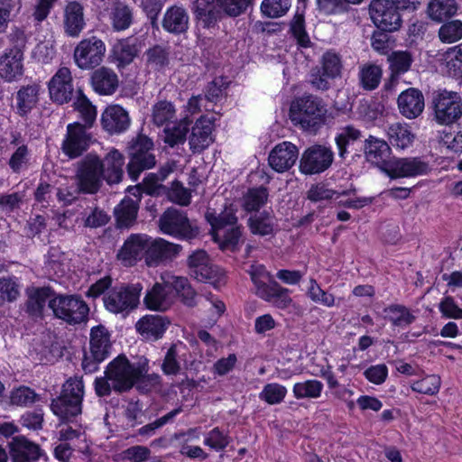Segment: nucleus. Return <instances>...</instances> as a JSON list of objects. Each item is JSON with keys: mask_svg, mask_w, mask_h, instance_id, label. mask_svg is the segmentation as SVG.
<instances>
[{"mask_svg": "<svg viewBox=\"0 0 462 462\" xmlns=\"http://www.w3.org/2000/svg\"><path fill=\"white\" fill-rule=\"evenodd\" d=\"M343 69L342 57L335 50L326 51L320 60V67L310 75V83L315 89L327 91L331 87V80L341 77Z\"/></svg>", "mask_w": 462, "mask_h": 462, "instance_id": "11", "label": "nucleus"}, {"mask_svg": "<svg viewBox=\"0 0 462 462\" xmlns=\"http://www.w3.org/2000/svg\"><path fill=\"white\" fill-rule=\"evenodd\" d=\"M73 107L79 112V117L84 123L82 125L87 129L92 127L97 116V106L92 104L81 88L77 90Z\"/></svg>", "mask_w": 462, "mask_h": 462, "instance_id": "47", "label": "nucleus"}, {"mask_svg": "<svg viewBox=\"0 0 462 462\" xmlns=\"http://www.w3.org/2000/svg\"><path fill=\"white\" fill-rule=\"evenodd\" d=\"M249 273L257 297L280 310H285L291 306V291L276 282L263 265L254 268Z\"/></svg>", "mask_w": 462, "mask_h": 462, "instance_id": "3", "label": "nucleus"}, {"mask_svg": "<svg viewBox=\"0 0 462 462\" xmlns=\"http://www.w3.org/2000/svg\"><path fill=\"white\" fill-rule=\"evenodd\" d=\"M142 290L143 286L140 283L116 285L104 295V307L112 314L125 317L138 307Z\"/></svg>", "mask_w": 462, "mask_h": 462, "instance_id": "6", "label": "nucleus"}, {"mask_svg": "<svg viewBox=\"0 0 462 462\" xmlns=\"http://www.w3.org/2000/svg\"><path fill=\"white\" fill-rule=\"evenodd\" d=\"M102 128L110 134H121L130 125L127 111L119 105H109L101 115Z\"/></svg>", "mask_w": 462, "mask_h": 462, "instance_id": "25", "label": "nucleus"}, {"mask_svg": "<svg viewBox=\"0 0 462 462\" xmlns=\"http://www.w3.org/2000/svg\"><path fill=\"white\" fill-rule=\"evenodd\" d=\"M334 161V152L329 147L313 144L308 147L300 160V171L305 175L320 174L326 171Z\"/></svg>", "mask_w": 462, "mask_h": 462, "instance_id": "15", "label": "nucleus"}, {"mask_svg": "<svg viewBox=\"0 0 462 462\" xmlns=\"http://www.w3.org/2000/svg\"><path fill=\"white\" fill-rule=\"evenodd\" d=\"M458 6L456 0H430L427 14L431 21L443 23L457 14Z\"/></svg>", "mask_w": 462, "mask_h": 462, "instance_id": "43", "label": "nucleus"}, {"mask_svg": "<svg viewBox=\"0 0 462 462\" xmlns=\"http://www.w3.org/2000/svg\"><path fill=\"white\" fill-rule=\"evenodd\" d=\"M161 231L178 239H192L197 232L193 229L187 214L176 208H168L159 219Z\"/></svg>", "mask_w": 462, "mask_h": 462, "instance_id": "16", "label": "nucleus"}, {"mask_svg": "<svg viewBox=\"0 0 462 462\" xmlns=\"http://www.w3.org/2000/svg\"><path fill=\"white\" fill-rule=\"evenodd\" d=\"M102 160L93 153L87 154L79 163L77 181L79 191L83 194H96L104 180Z\"/></svg>", "mask_w": 462, "mask_h": 462, "instance_id": "9", "label": "nucleus"}, {"mask_svg": "<svg viewBox=\"0 0 462 462\" xmlns=\"http://www.w3.org/2000/svg\"><path fill=\"white\" fill-rule=\"evenodd\" d=\"M286 394L285 386L277 383H270L263 386V391L259 393V398L270 405H275L282 402Z\"/></svg>", "mask_w": 462, "mask_h": 462, "instance_id": "63", "label": "nucleus"}, {"mask_svg": "<svg viewBox=\"0 0 462 462\" xmlns=\"http://www.w3.org/2000/svg\"><path fill=\"white\" fill-rule=\"evenodd\" d=\"M400 113L408 119L417 118L425 106L422 92L415 88H409L401 92L397 98Z\"/></svg>", "mask_w": 462, "mask_h": 462, "instance_id": "26", "label": "nucleus"}, {"mask_svg": "<svg viewBox=\"0 0 462 462\" xmlns=\"http://www.w3.org/2000/svg\"><path fill=\"white\" fill-rule=\"evenodd\" d=\"M41 86L38 83L28 84L22 86L16 92V111L15 113L26 118L31 114L32 109L36 107L40 100Z\"/></svg>", "mask_w": 462, "mask_h": 462, "instance_id": "34", "label": "nucleus"}, {"mask_svg": "<svg viewBox=\"0 0 462 462\" xmlns=\"http://www.w3.org/2000/svg\"><path fill=\"white\" fill-rule=\"evenodd\" d=\"M110 333L103 325L91 328L89 334V351H84L81 366L85 374L98 371L100 364L111 355L112 343Z\"/></svg>", "mask_w": 462, "mask_h": 462, "instance_id": "7", "label": "nucleus"}, {"mask_svg": "<svg viewBox=\"0 0 462 462\" xmlns=\"http://www.w3.org/2000/svg\"><path fill=\"white\" fill-rule=\"evenodd\" d=\"M252 5L253 0H194L191 12L198 30H214L224 17H238Z\"/></svg>", "mask_w": 462, "mask_h": 462, "instance_id": "1", "label": "nucleus"}, {"mask_svg": "<svg viewBox=\"0 0 462 462\" xmlns=\"http://www.w3.org/2000/svg\"><path fill=\"white\" fill-rule=\"evenodd\" d=\"M236 213L237 208L233 204L226 206L219 214L215 209L208 208L206 211L205 219L211 226V234L215 241L217 239V231L226 226L232 227L239 224Z\"/></svg>", "mask_w": 462, "mask_h": 462, "instance_id": "33", "label": "nucleus"}, {"mask_svg": "<svg viewBox=\"0 0 462 462\" xmlns=\"http://www.w3.org/2000/svg\"><path fill=\"white\" fill-rule=\"evenodd\" d=\"M391 153L392 149L389 143L386 141L373 135H369L365 140V154L366 160L371 163L375 164L382 172H383L385 164H387L392 159L390 158Z\"/></svg>", "mask_w": 462, "mask_h": 462, "instance_id": "31", "label": "nucleus"}, {"mask_svg": "<svg viewBox=\"0 0 462 462\" xmlns=\"http://www.w3.org/2000/svg\"><path fill=\"white\" fill-rule=\"evenodd\" d=\"M176 110L173 104L167 100L158 101L152 107V122L162 126L175 117Z\"/></svg>", "mask_w": 462, "mask_h": 462, "instance_id": "61", "label": "nucleus"}, {"mask_svg": "<svg viewBox=\"0 0 462 462\" xmlns=\"http://www.w3.org/2000/svg\"><path fill=\"white\" fill-rule=\"evenodd\" d=\"M441 380L437 374H429L412 383L411 390L426 395H436L440 389Z\"/></svg>", "mask_w": 462, "mask_h": 462, "instance_id": "62", "label": "nucleus"}, {"mask_svg": "<svg viewBox=\"0 0 462 462\" xmlns=\"http://www.w3.org/2000/svg\"><path fill=\"white\" fill-rule=\"evenodd\" d=\"M139 206L131 199H124L114 210L118 228H129L136 221Z\"/></svg>", "mask_w": 462, "mask_h": 462, "instance_id": "45", "label": "nucleus"}, {"mask_svg": "<svg viewBox=\"0 0 462 462\" xmlns=\"http://www.w3.org/2000/svg\"><path fill=\"white\" fill-rule=\"evenodd\" d=\"M430 167L421 157H393L383 169L391 180L410 179L426 175Z\"/></svg>", "mask_w": 462, "mask_h": 462, "instance_id": "13", "label": "nucleus"}, {"mask_svg": "<svg viewBox=\"0 0 462 462\" xmlns=\"http://www.w3.org/2000/svg\"><path fill=\"white\" fill-rule=\"evenodd\" d=\"M292 5V0H263L260 12L263 17L278 19L285 16Z\"/></svg>", "mask_w": 462, "mask_h": 462, "instance_id": "54", "label": "nucleus"}, {"mask_svg": "<svg viewBox=\"0 0 462 462\" xmlns=\"http://www.w3.org/2000/svg\"><path fill=\"white\" fill-rule=\"evenodd\" d=\"M323 388L322 382L317 379H308L304 382L294 383L292 393L297 400L318 399L321 396Z\"/></svg>", "mask_w": 462, "mask_h": 462, "instance_id": "51", "label": "nucleus"}, {"mask_svg": "<svg viewBox=\"0 0 462 462\" xmlns=\"http://www.w3.org/2000/svg\"><path fill=\"white\" fill-rule=\"evenodd\" d=\"M383 70L380 66L373 63L365 64L358 72V83L365 91L376 89L381 82Z\"/></svg>", "mask_w": 462, "mask_h": 462, "instance_id": "48", "label": "nucleus"}, {"mask_svg": "<svg viewBox=\"0 0 462 462\" xmlns=\"http://www.w3.org/2000/svg\"><path fill=\"white\" fill-rule=\"evenodd\" d=\"M299 155L298 148L290 142L277 144L270 152L268 162L270 167L277 172L290 170Z\"/></svg>", "mask_w": 462, "mask_h": 462, "instance_id": "24", "label": "nucleus"}, {"mask_svg": "<svg viewBox=\"0 0 462 462\" xmlns=\"http://www.w3.org/2000/svg\"><path fill=\"white\" fill-rule=\"evenodd\" d=\"M144 56L146 66L155 72H164L170 66L169 46L154 44L145 51Z\"/></svg>", "mask_w": 462, "mask_h": 462, "instance_id": "41", "label": "nucleus"}, {"mask_svg": "<svg viewBox=\"0 0 462 462\" xmlns=\"http://www.w3.org/2000/svg\"><path fill=\"white\" fill-rule=\"evenodd\" d=\"M368 13L375 27L381 31L396 32L402 26V15L391 0H372Z\"/></svg>", "mask_w": 462, "mask_h": 462, "instance_id": "14", "label": "nucleus"}, {"mask_svg": "<svg viewBox=\"0 0 462 462\" xmlns=\"http://www.w3.org/2000/svg\"><path fill=\"white\" fill-rule=\"evenodd\" d=\"M108 18L114 32L126 31L134 23V9L123 2L116 1L110 8Z\"/></svg>", "mask_w": 462, "mask_h": 462, "instance_id": "39", "label": "nucleus"}, {"mask_svg": "<svg viewBox=\"0 0 462 462\" xmlns=\"http://www.w3.org/2000/svg\"><path fill=\"white\" fill-rule=\"evenodd\" d=\"M289 116L295 126L316 131L322 121V100L311 94H305L291 102Z\"/></svg>", "mask_w": 462, "mask_h": 462, "instance_id": "8", "label": "nucleus"}, {"mask_svg": "<svg viewBox=\"0 0 462 462\" xmlns=\"http://www.w3.org/2000/svg\"><path fill=\"white\" fill-rule=\"evenodd\" d=\"M144 372L143 366H137L125 354H120L107 364L104 374L111 379L113 390L117 393H124L137 384Z\"/></svg>", "mask_w": 462, "mask_h": 462, "instance_id": "4", "label": "nucleus"}, {"mask_svg": "<svg viewBox=\"0 0 462 462\" xmlns=\"http://www.w3.org/2000/svg\"><path fill=\"white\" fill-rule=\"evenodd\" d=\"M73 91V79L69 69L60 68L49 82L51 100L59 105L67 104L72 99Z\"/></svg>", "mask_w": 462, "mask_h": 462, "instance_id": "20", "label": "nucleus"}, {"mask_svg": "<svg viewBox=\"0 0 462 462\" xmlns=\"http://www.w3.org/2000/svg\"><path fill=\"white\" fill-rule=\"evenodd\" d=\"M23 53L16 50H5L0 57V78L11 83L23 75Z\"/></svg>", "mask_w": 462, "mask_h": 462, "instance_id": "28", "label": "nucleus"}, {"mask_svg": "<svg viewBox=\"0 0 462 462\" xmlns=\"http://www.w3.org/2000/svg\"><path fill=\"white\" fill-rule=\"evenodd\" d=\"M189 273L197 281L212 284L214 287L226 282V274L222 269L211 263L205 250H197L188 258Z\"/></svg>", "mask_w": 462, "mask_h": 462, "instance_id": "10", "label": "nucleus"}, {"mask_svg": "<svg viewBox=\"0 0 462 462\" xmlns=\"http://www.w3.org/2000/svg\"><path fill=\"white\" fill-rule=\"evenodd\" d=\"M361 137V131L353 125H346L341 129L335 137V142L338 151V155L341 158H346L348 153L347 147L353 144Z\"/></svg>", "mask_w": 462, "mask_h": 462, "instance_id": "57", "label": "nucleus"}, {"mask_svg": "<svg viewBox=\"0 0 462 462\" xmlns=\"http://www.w3.org/2000/svg\"><path fill=\"white\" fill-rule=\"evenodd\" d=\"M384 318L393 328H404L411 325L416 317L402 304L393 303L383 308Z\"/></svg>", "mask_w": 462, "mask_h": 462, "instance_id": "44", "label": "nucleus"}, {"mask_svg": "<svg viewBox=\"0 0 462 462\" xmlns=\"http://www.w3.org/2000/svg\"><path fill=\"white\" fill-rule=\"evenodd\" d=\"M436 120L440 125H450L462 116V101L457 92L441 91L433 97Z\"/></svg>", "mask_w": 462, "mask_h": 462, "instance_id": "17", "label": "nucleus"}, {"mask_svg": "<svg viewBox=\"0 0 462 462\" xmlns=\"http://www.w3.org/2000/svg\"><path fill=\"white\" fill-rule=\"evenodd\" d=\"M40 400V395L31 387L20 385L10 393V402L13 405L28 407Z\"/></svg>", "mask_w": 462, "mask_h": 462, "instance_id": "58", "label": "nucleus"}, {"mask_svg": "<svg viewBox=\"0 0 462 462\" xmlns=\"http://www.w3.org/2000/svg\"><path fill=\"white\" fill-rule=\"evenodd\" d=\"M149 236L145 234H131L117 251L116 259L125 267H133L146 257Z\"/></svg>", "mask_w": 462, "mask_h": 462, "instance_id": "19", "label": "nucleus"}, {"mask_svg": "<svg viewBox=\"0 0 462 462\" xmlns=\"http://www.w3.org/2000/svg\"><path fill=\"white\" fill-rule=\"evenodd\" d=\"M213 122L204 116L196 120L189 139L190 150L194 153L203 152L213 143Z\"/></svg>", "mask_w": 462, "mask_h": 462, "instance_id": "27", "label": "nucleus"}, {"mask_svg": "<svg viewBox=\"0 0 462 462\" xmlns=\"http://www.w3.org/2000/svg\"><path fill=\"white\" fill-rule=\"evenodd\" d=\"M86 26L83 5L78 1L69 2L64 9L63 28L69 37H79Z\"/></svg>", "mask_w": 462, "mask_h": 462, "instance_id": "30", "label": "nucleus"}, {"mask_svg": "<svg viewBox=\"0 0 462 462\" xmlns=\"http://www.w3.org/2000/svg\"><path fill=\"white\" fill-rule=\"evenodd\" d=\"M244 227L241 224L227 228L219 241V248L222 251L236 253L239 250V243L243 236Z\"/></svg>", "mask_w": 462, "mask_h": 462, "instance_id": "59", "label": "nucleus"}, {"mask_svg": "<svg viewBox=\"0 0 462 462\" xmlns=\"http://www.w3.org/2000/svg\"><path fill=\"white\" fill-rule=\"evenodd\" d=\"M439 38L444 43H453L462 39V22L454 20L443 23L439 30Z\"/></svg>", "mask_w": 462, "mask_h": 462, "instance_id": "64", "label": "nucleus"}, {"mask_svg": "<svg viewBox=\"0 0 462 462\" xmlns=\"http://www.w3.org/2000/svg\"><path fill=\"white\" fill-rule=\"evenodd\" d=\"M167 283L175 291L176 294L181 298L182 302L189 307L196 304V291L191 287L189 281L186 277L172 276L171 281Z\"/></svg>", "mask_w": 462, "mask_h": 462, "instance_id": "55", "label": "nucleus"}, {"mask_svg": "<svg viewBox=\"0 0 462 462\" xmlns=\"http://www.w3.org/2000/svg\"><path fill=\"white\" fill-rule=\"evenodd\" d=\"M48 306L56 319L68 325H79L88 320L89 307L79 294H56Z\"/></svg>", "mask_w": 462, "mask_h": 462, "instance_id": "5", "label": "nucleus"}, {"mask_svg": "<svg viewBox=\"0 0 462 462\" xmlns=\"http://www.w3.org/2000/svg\"><path fill=\"white\" fill-rule=\"evenodd\" d=\"M189 14L182 6L172 5L167 8L162 25L167 32L180 35L185 33L189 29Z\"/></svg>", "mask_w": 462, "mask_h": 462, "instance_id": "37", "label": "nucleus"}, {"mask_svg": "<svg viewBox=\"0 0 462 462\" xmlns=\"http://www.w3.org/2000/svg\"><path fill=\"white\" fill-rule=\"evenodd\" d=\"M155 164L156 159L154 154L130 155L126 167L128 176L133 181H136L143 171L153 168Z\"/></svg>", "mask_w": 462, "mask_h": 462, "instance_id": "52", "label": "nucleus"}, {"mask_svg": "<svg viewBox=\"0 0 462 462\" xmlns=\"http://www.w3.org/2000/svg\"><path fill=\"white\" fill-rule=\"evenodd\" d=\"M84 393L82 380L68 379L60 395L51 399V411L61 423L77 422L82 414Z\"/></svg>", "mask_w": 462, "mask_h": 462, "instance_id": "2", "label": "nucleus"}, {"mask_svg": "<svg viewBox=\"0 0 462 462\" xmlns=\"http://www.w3.org/2000/svg\"><path fill=\"white\" fill-rule=\"evenodd\" d=\"M307 297L315 303L331 308L335 305V296L324 291L316 279H310V286L307 290Z\"/></svg>", "mask_w": 462, "mask_h": 462, "instance_id": "60", "label": "nucleus"}, {"mask_svg": "<svg viewBox=\"0 0 462 462\" xmlns=\"http://www.w3.org/2000/svg\"><path fill=\"white\" fill-rule=\"evenodd\" d=\"M180 245L167 242L164 239H157L152 244L148 242L145 263L148 266H156L161 262L171 259L179 254Z\"/></svg>", "mask_w": 462, "mask_h": 462, "instance_id": "35", "label": "nucleus"}, {"mask_svg": "<svg viewBox=\"0 0 462 462\" xmlns=\"http://www.w3.org/2000/svg\"><path fill=\"white\" fill-rule=\"evenodd\" d=\"M106 51V44L99 37L92 35L84 38L74 49L75 64L81 69H94L102 63Z\"/></svg>", "mask_w": 462, "mask_h": 462, "instance_id": "12", "label": "nucleus"}, {"mask_svg": "<svg viewBox=\"0 0 462 462\" xmlns=\"http://www.w3.org/2000/svg\"><path fill=\"white\" fill-rule=\"evenodd\" d=\"M166 316L147 314L138 319L136 331L148 341H158L162 338L171 325Z\"/></svg>", "mask_w": 462, "mask_h": 462, "instance_id": "23", "label": "nucleus"}, {"mask_svg": "<svg viewBox=\"0 0 462 462\" xmlns=\"http://www.w3.org/2000/svg\"><path fill=\"white\" fill-rule=\"evenodd\" d=\"M310 0H296L295 11L289 22V33L298 48L309 49L312 42L306 29V12Z\"/></svg>", "mask_w": 462, "mask_h": 462, "instance_id": "21", "label": "nucleus"}, {"mask_svg": "<svg viewBox=\"0 0 462 462\" xmlns=\"http://www.w3.org/2000/svg\"><path fill=\"white\" fill-rule=\"evenodd\" d=\"M91 134L86 126L79 122L67 125L66 134L61 143V151L69 159L80 157L90 146Z\"/></svg>", "mask_w": 462, "mask_h": 462, "instance_id": "18", "label": "nucleus"}, {"mask_svg": "<svg viewBox=\"0 0 462 462\" xmlns=\"http://www.w3.org/2000/svg\"><path fill=\"white\" fill-rule=\"evenodd\" d=\"M102 162L104 165V180L109 185L119 183L124 175V155L118 150L113 149L106 155Z\"/></svg>", "mask_w": 462, "mask_h": 462, "instance_id": "40", "label": "nucleus"}, {"mask_svg": "<svg viewBox=\"0 0 462 462\" xmlns=\"http://www.w3.org/2000/svg\"><path fill=\"white\" fill-rule=\"evenodd\" d=\"M112 57L116 62L117 68H125L130 65L140 52L137 39L126 37L118 40L112 47Z\"/></svg>", "mask_w": 462, "mask_h": 462, "instance_id": "36", "label": "nucleus"}, {"mask_svg": "<svg viewBox=\"0 0 462 462\" xmlns=\"http://www.w3.org/2000/svg\"><path fill=\"white\" fill-rule=\"evenodd\" d=\"M389 144L397 151H405L413 145L416 134L412 128L406 123H394L387 129Z\"/></svg>", "mask_w": 462, "mask_h": 462, "instance_id": "38", "label": "nucleus"}, {"mask_svg": "<svg viewBox=\"0 0 462 462\" xmlns=\"http://www.w3.org/2000/svg\"><path fill=\"white\" fill-rule=\"evenodd\" d=\"M268 197L269 192L266 187L260 186L248 189L243 197V209L247 213H258L261 208L266 204Z\"/></svg>", "mask_w": 462, "mask_h": 462, "instance_id": "49", "label": "nucleus"}, {"mask_svg": "<svg viewBox=\"0 0 462 462\" xmlns=\"http://www.w3.org/2000/svg\"><path fill=\"white\" fill-rule=\"evenodd\" d=\"M388 62L390 71L402 76L411 69L413 58L408 51H394L389 55Z\"/></svg>", "mask_w": 462, "mask_h": 462, "instance_id": "56", "label": "nucleus"}, {"mask_svg": "<svg viewBox=\"0 0 462 462\" xmlns=\"http://www.w3.org/2000/svg\"><path fill=\"white\" fill-rule=\"evenodd\" d=\"M31 157L32 154L28 145L23 143L13 152L7 164L13 173L21 174L29 169Z\"/></svg>", "mask_w": 462, "mask_h": 462, "instance_id": "53", "label": "nucleus"}, {"mask_svg": "<svg viewBox=\"0 0 462 462\" xmlns=\"http://www.w3.org/2000/svg\"><path fill=\"white\" fill-rule=\"evenodd\" d=\"M57 293L50 286L33 288L28 294L26 311L31 316H41L43 313L47 300L55 297Z\"/></svg>", "mask_w": 462, "mask_h": 462, "instance_id": "42", "label": "nucleus"}, {"mask_svg": "<svg viewBox=\"0 0 462 462\" xmlns=\"http://www.w3.org/2000/svg\"><path fill=\"white\" fill-rule=\"evenodd\" d=\"M143 304L145 308L152 311H165L170 304L168 301V292L163 284L156 282L151 289L147 290Z\"/></svg>", "mask_w": 462, "mask_h": 462, "instance_id": "46", "label": "nucleus"}, {"mask_svg": "<svg viewBox=\"0 0 462 462\" xmlns=\"http://www.w3.org/2000/svg\"><path fill=\"white\" fill-rule=\"evenodd\" d=\"M247 226L252 235L262 237H274L279 230L275 216L267 210L251 215L247 219Z\"/></svg>", "mask_w": 462, "mask_h": 462, "instance_id": "32", "label": "nucleus"}, {"mask_svg": "<svg viewBox=\"0 0 462 462\" xmlns=\"http://www.w3.org/2000/svg\"><path fill=\"white\" fill-rule=\"evenodd\" d=\"M180 347L185 348L186 346L179 340L172 343L167 349L161 365L163 374L170 376L177 375L180 373Z\"/></svg>", "mask_w": 462, "mask_h": 462, "instance_id": "50", "label": "nucleus"}, {"mask_svg": "<svg viewBox=\"0 0 462 462\" xmlns=\"http://www.w3.org/2000/svg\"><path fill=\"white\" fill-rule=\"evenodd\" d=\"M11 462H35L45 453L41 446L20 435L8 444Z\"/></svg>", "mask_w": 462, "mask_h": 462, "instance_id": "22", "label": "nucleus"}, {"mask_svg": "<svg viewBox=\"0 0 462 462\" xmlns=\"http://www.w3.org/2000/svg\"><path fill=\"white\" fill-rule=\"evenodd\" d=\"M89 82L92 89L99 96L113 95L118 88L116 73L105 66L92 71Z\"/></svg>", "mask_w": 462, "mask_h": 462, "instance_id": "29", "label": "nucleus"}]
</instances>
